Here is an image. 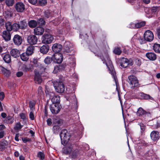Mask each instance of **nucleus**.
<instances>
[{
    "instance_id": "473e14b6",
    "label": "nucleus",
    "mask_w": 160,
    "mask_h": 160,
    "mask_svg": "<svg viewBox=\"0 0 160 160\" xmlns=\"http://www.w3.org/2000/svg\"><path fill=\"white\" fill-rule=\"evenodd\" d=\"M20 56L21 60L23 61H26L29 59V56L26 52H23L21 54H20Z\"/></svg>"
},
{
    "instance_id": "f8f14e48",
    "label": "nucleus",
    "mask_w": 160,
    "mask_h": 160,
    "mask_svg": "<svg viewBox=\"0 0 160 160\" xmlns=\"http://www.w3.org/2000/svg\"><path fill=\"white\" fill-rule=\"evenodd\" d=\"M15 8L18 12H23L25 9V5L22 2H18L15 4Z\"/></svg>"
},
{
    "instance_id": "e433bc0d",
    "label": "nucleus",
    "mask_w": 160,
    "mask_h": 160,
    "mask_svg": "<svg viewBox=\"0 0 160 160\" xmlns=\"http://www.w3.org/2000/svg\"><path fill=\"white\" fill-rule=\"evenodd\" d=\"M5 26L7 31L10 32L12 30V25L10 22H7L6 23Z\"/></svg>"
},
{
    "instance_id": "aec40b11",
    "label": "nucleus",
    "mask_w": 160,
    "mask_h": 160,
    "mask_svg": "<svg viewBox=\"0 0 160 160\" xmlns=\"http://www.w3.org/2000/svg\"><path fill=\"white\" fill-rule=\"evenodd\" d=\"M10 53L11 56L12 57L17 58L19 57L20 52L18 50L14 48L11 50Z\"/></svg>"
},
{
    "instance_id": "c9c22d12",
    "label": "nucleus",
    "mask_w": 160,
    "mask_h": 160,
    "mask_svg": "<svg viewBox=\"0 0 160 160\" xmlns=\"http://www.w3.org/2000/svg\"><path fill=\"white\" fill-rule=\"evenodd\" d=\"M160 10L159 7H153L150 9L149 11L151 13H153L158 12Z\"/></svg>"
},
{
    "instance_id": "2eb2a0df",
    "label": "nucleus",
    "mask_w": 160,
    "mask_h": 160,
    "mask_svg": "<svg viewBox=\"0 0 160 160\" xmlns=\"http://www.w3.org/2000/svg\"><path fill=\"white\" fill-rule=\"evenodd\" d=\"M44 28L40 26L34 29V34L36 35H41L44 32Z\"/></svg>"
},
{
    "instance_id": "8fccbe9b",
    "label": "nucleus",
    "mask_w": 160,
    "mask_h": 160,
    "mask_svg": "<svg viewBox=\"0 0 160 160\" xmlns=\"http://www.w3.org/2000/svg\"><path fill=\"white\" fill-rule=\"evenodd\" d=\"M38 2L41 6H43L46 4L47 1L46 0H38Z\"/></svg>"
},
{
    "instance_id": "774afa93",
    "label": "nucleus",
    "mask_w": 160,
    "mask_h": 160,
    "mask_svg": "<svg viewBox=\"0 0 160 160\" xmlns=\"http://www.w3.org/2000/svg\"><path fill=\"white\" fill-rule=\"evenodd\" d=\"M28 1L32 4H35L37 3V0H28Z\"/></svg>"
},
{
    "instance_id": "3c124183",
    "label": "nucleus",
    "mask_w": 160,
    "mask_h": 160,
    "mask_svg": "<svg viewBox=\"0 0 160 160\" xmlns=\"http://www.w3.org/2000/svg\"><path fill=\"white\" fill-rule=\"evenodd\" d=\"M35 105V103L34 102L30 101L29 102V107L31 111H32L34 109V107Z\"/></svg>"
},
{
    "instance_id": "603ef678",
    "label": "nucleus",
    "mask_w": 160,
    "mask_h": 160,
    "mask_svg": "<svg viewBox=\"0 0 160 160\" xmlns=\"http://www.w3.org/2000/svg\"><path fill=\"white\" fill-rule=\"evenodd\" d=\"M70 62V64H71L70 66L72 67H74L75 66L76 64L75 60L73 59L70 58L69 59Z\"/></svg>"
},
{
    "instance_id": "f3484780",
    "label": "nucleus",
    "mask_w": 160,
    "mask_h": 160,
    "mask_svg": "<svg viewBox=\"0 0 160 160\" xmlns=\"http://www.w3.org/2000/svg\"><path fill=\"white\" fill-rule=\"evenodd\" d=\"M52 51L56 53H59L62 49V46L59 43H55L52 46Z\"/></svg>"
},
{
    "instance_id": "680f3d73",
    "label": "nucleus",
    "mask_w": 160,
    "mask_h": 160,
    "mask_svg": "<svg viewBox=\"0 0 160 160\" xmlns=\"http://www.w3.org/2000/svg\"><path fill=\"white\" fill-rule=\"evenodd\" d=\"M32 62L33 63L34 66L36 67H37V65H40V62H38L36 59L34 60Z\"/></svg>"
},
{
    "instance_id": "0e129e2a",
    "label": "nucleus",
    "mask_w": 160,
    "mask_h": 160,
    "mask_svg": "<svg viewBox=\"0 0 160 160\" xmlns=\"http://www.w3.org/2000/svg\"><path fill=\"white\" fill-rule=\"evenodd\" d=\"M153 127H154V129L158 128L160 127V123L157 122L156 124L154 125Z\"/></svg>"
},
{
    "instance_id": "6e6552de",
    "label": "nucleus",
    "mask_w": 160,
    "mask_h": 160,
    "mask_svg": "<svg viewBox=\"0 0 160 160\" xmlns=\"http://www.w3.org/2000/svg\"><path fill=\"white\" fill-rule=\"evenodd\" d=\"M143 37L144 39L148 42L152 41L154 38L153 32L149 30L145 31Z\"/></svg>"
},
{
    "instance_id": "cd10ccee",
    "label": "nucleus",
    "mask_w": 160,
    "mask_h": 160,
    "mask_svg": "<svg viewBox=\"0 0 160 160\" xmlns=\"http://www.w3.org/2000/svg\"><path fill=\"white\" fill-rule=\"evenodd\" d=\"M0 70L1 71L2 73L6 77H8L10 75L9 71L2 66H0Z\"/></svg>"
},
{
    "instance_id": "a18cd8bd",
    "label": "nucleus",
    "mask_w": 160,
    "mask_h": 160,
    "mask_svg": "<svg viewBox=\"0 0 160 160\" xmlns=\"http://www.w3.org/2000/svg\"><path fill=\"white\" fill-rule=\"evenodd\" d=\"M122 51L119 48H115L113 50V52L116 54L119 55L121 53Z\"/></svg>"
},
{
    "instance_id": "bb28decb",
    "label": "nucleus",
    "mask_w": 160,
    "mask_h": 160,
    "mask_svg": "<svg viewBox=\"0 0 160 160\" xmlns=\"http://www.w3.org/2000/svg\"><path fill=\"white\" fill-rule=\"evenodd\" d=\"M8 142L7 141H3L0 142V151H2L6 148Z\"/></svg>"
},
{
    "instance_id": "423d86ee",
    "label": "nucleus",
    "mask_w": 160,
    "mask_h": 160,
    "mask_svg": "<svg viewBox=\"0 0 160 160\" xmlns=\"http://www.w3.org/2000/svg\"><path fill=\"white\" fill-rule=\"evenodd\" d=\"M54 85L56 91L57 92L62 93L64 91L65 86L62 82H56L54 84Z\"/></svg>"
},
{
    "instance_id": "5701e85b",
    "label": "nucleus",
    "mask_w": 160,
    "mask_h": 160,
    "mask_svg": "<svg viewBox=\"0 0 160 160\" xmlns=\"http://www.w3.org/2000/svg\"><path fill=\"white\" fill-rule=\"evenodd\" d=\"M148 114H151V113L149 112H146L141 108H139L137 112V115L139 116H142Z\"/></svg>"
},
{
    "instance_id": "a878e982",
    "label": "nucleus",
    "mask_w": 160,
    "mask_h": 160,
    "mask_svg": "<svg viewBox=\"0 0 160 160\" xmlns=\"http://www.w3.org/2000/svg\"><path fill=\"white\" fill-rule=\"evenodd\" d=\"M18 24L19 28L21 29H25L27 26V22L24 20L18 22Z\"/></svg>"
},
{
    "instance_id": "f257e3e1",
    "label": "nucleus",
    "mask_w": 160,
    "mask_h": 160,
    "mask_svg": "<svg viewBox=\"0 0 160 160\" xmlns=\"http://www.w3.org/2000/svg\"><path fill=\"white\" fill-rule=\"evenodd\" d=\"M98 56L102 60L103 63L106 64L108 68L110 70V72L112 75L116 84V90L117 91L118 96L119 97L120 90L118 88L117 83V77L115 71L113 70V67L112 64V62L110 59L107 53H105L103 55L100 56L98 55Z\"/></svg>"
},
{
    "instance_id": "4c0bfd02",
    "label": "nucleus",
    "mask_w": 160,
    "mask_h": 160,
    "mask_svg": "<svg viewBox=\"0 0 160 160\" xmlns=\"http://www.w3.org/2000/svg\"><path fill=\"white\" fill-rule=\"evenodd\" d=\"M45 16L47 18L52 17V13L50 10L46 11L45 12Z\"/></svg>"
},
{
    "instance_id": "7ed1b4c3",
    "label": "nucleus",
    "mask_w": 160,
    "mask_h": 160,
    "mask_svg": "<svg viewBox=\"0 0 160 160\" xmlns=\"http://www.w3.org/2000/svg\"><path fill=\"white\" fill-rule=\"evenodd\" d=\"M130 87L131 88H134L138 85V81L137 78L133 75H130L128 77V80Z\"/></svg>"
},
{
    "instance_id": "1a4fd4ad",
    "label": "nucleus",
    "mask_w": 160,
    "mask_h": 160,
    "mask_svg": "<svg viewBox=\"0 0 160 160\" xmlns=\"http://www.w3.org/2000/svg\"><path fill=\"white\" fill-rule=\"evenodd\" d=\"M63 55L60 53H56L52 56V61L55 63H61L63 60Z\"/></svg>"
},
{
    "instance_id": "13d9d810",
    "label": "nucleus",
    "mask_w": 160,
    "mask_h": 160,
    "mask_svg": "<svg viewBox=\"0 0 160 160\" xmlns=\"http://www.w3.org/2000/svg\"><path fill=\"white\" fill-rule=\"evenodd\" d=\"M139 125L141 129L142 130V132L146 128V126L142 123H140Z\"/></svg>"
},
{
    "instance_id": "a19ab883",
    "label": "nucleus",
    "mask_w": 160,
    "mask_h": 160,
    "mask_svg": "<svg viewBox=\"0 0 160 160\" xmlns=\"http://www.w3.org/2000/svg\"><path fill=\"white\" fill-rule=\"evenodd\" d=\"M52 61V57L51 58L49 57H47L45 58L44 61L46 64H48L50 63Z\"/></svg>"
},
{
    "instance_id": "79ce46f5",
    "label": "nucleus",
    "mask_w": 160,
    "mask_h": 160,
    "mask_svg": "<svg viewBox=\"0 0 160 160\" xmlns=\"http://www.w3.org/2000/svg\"><path fill=\"white\" fill-rule=\"evenodd\" d=\"M37 22H38V24L39 26L44 25L46 23L45 21L43 18H40L38 19Z\"/></svg>"
},
{
    "instance_id": "4468645a",
    "label": "nucleus",
    "mask_w": 160,
    "mask_h": 160,
    "mask_svg": "<svg viewBox=\"0 0 160 160\" xmlns=\"http://www.w3.org/2000/svg\"><path fill=\"white\" fill-rule=\"evenodd\" d=\"M13 40L14 43L17 45H20L22 41V37L18 34L14 35Z\"/></svg>"
},
{
    "instance_id": "2f4dec72",
    "label": "nucleus",
    "mask_w": 160,
    "mask_h": 160,
    "mask_svg": "<svg viewBox=\"0 0 160 160\" xmlns=\"http://www.w3.org/2000/svg\"><path fill=\"white\" fill-rule=\"evenodd\" d=\"M140 96L142 98L144 99H150L151 100L153 99V98L149 95L145 94L143 92L140 93Z\"/></svg>"
},
{
    "instance_id": "5fc2aeb1",
    "label": "nucleus",
    "mask_w": 160,
    "mask_h": 160,
    "mask_svg": "<svg viewBox=\"0 0 160 160\" xmlns=\"http://www.w3.org/2000/svg\"><path fill=\"white\" fill-rule=\"evenodd\" d=\"M65 50L67 52H70L72 50V48L71 47H68L67 45H66V44H65Z\"/></svg>"
},
{
    "instance_id": "69168bd1",
    "label": "nucleus",
    "mask_w": 160,
    "mask_h": 160,
    "mask_svg": "<svg viewBox=\"0 0 160 160\" xmlns=\"http://www.w3.org/2000/svg\"><path fill=\"white\" fill-rule=\"evenodd\" d=\"M19 116L23 120L25 119L26 118L25 114L23 113H20Z\"/></svg>"
},
{
    "instance_id": "393cba45",
    "label": "nucleus",
    "mask_w": 160,
    "mask_h": 160,
    "mask_svg": "<svg viewBox=\"0 0 160 160\" xmlns=\"http://www.w3.org/2000/svg\"><path fill=\"white\" fill-rule=\"evenodd\" d=\"M49 47L48 45H44L42 46L40 48V51L41 53L46 54L47 53L49 50Z\"/></svg>"
},
{
    "instance_id": "37998d69",
    "label": "nucleus",
    "mask_w": 160,
    "mask_h": 160,
    "mask_svg": "<svg viewBox=\"0 0 160 160\" xmlns=\"http://www.w3.org/2000/svg\"><path fill=\"white\" fill-rule=\"evenodd\" d=\"M145 22L143 21L137 22L136 23V28H141V27L145 25Z\"/></svg>"
},
{
    "instance_id": "9d476101",
    "label": "nucleus",
    "mask_w": 160,
    "mask_h": 160,
    "mask_svg": "<svg viewBox=\"0 0 160 160\" xmlns=\"http://www.w3.org/2000/svg\"><path fill=\"white\" fill-rule=\"evenodd\" d=\"M133 64V62L132 60H130L125 58H122L121 59L120 65L123 68H126L128 65L132 66Z\"/></svg>"
},
{
    "instance_id": "ea45409f",
    "label": "nucleus",
    "mask_w": 160,
    "mask_h": 160,
    "mask_svg": "<svg viewBox=\"0 0 160 160\" xmlns=\"http://www.w3.org/2000/svg\"><path fill=\"white\" fill-rule=\"evenodd\" d=\"M60 127L58 126L55 125L53 126L52 130L53 133L55 134H58L59 131Z\"/></svg>"
},
{
    "instance_id": "4d7b16f0",
    "label": "nucleus",
    "mask_w": 160,
    "mask_h": 160,
    "mask_svg": "<svg viewBox=\"0 0 160 160\" xmlns=\"http://www.w3.org/2000/svg\"><path fill=\"white\" fill-rule=\"evenodd\" d=\"M11 122H10V123H12L14 122V119L12 117L10 116H8L6 118H5L4 120H6L8 121V120H11Z\"/></svg>"
},
{
    "instance_id": "e2e57ef3",
    "label": "nucleus",
    "mask_w": 160,
    "mask_h": 160,
    "mask_svg": "<svg viewBox=\"0 0 160 160\" xmlns=\"http://www.w3.org/2000/svg\"><path fill=\"white\" fill-rule=\"evenodd\" d=\"M4 20L0 17V27H2L4 24Z\"/></svg>"
},
{
    "instance_id": "09e8293b",
    "label": "nucleus",
    "mask_w": 160,
    "mask_h": 160,
    "mask_svg": "<svg viewBox=\"0 0 160 160\" xmlns=\"http://www.w3.org/2000/svg\"><path fill=\"white\" fill-rule=\"evenodd\" d=\"M40 64L39 65H37V67L38 68H40V69H42L43 71H45L46 68L45 66H44L43 64H42L40 62Z\"/></svg>"
},
{
    "instance_id": "39448f33",
    "label": "nucleus",
    "mask_w": 160,
    "mask_h": 160,
    "mask_svg": "<svg viewBox=\"0 0 160 160\" xmlns=\"http://www.w3.org/2000/svg\"><path fill=\"white\" fill-rule=\"evenodd\" d=\"M50 109L52 114H57L60 112L62 107L59 104L52 103L49 107Z\"/></svg>"
},
{
    "instance_id": "412c9836",
    "label": "nucleus",
    "mask_w": 160,
    "mask_h": 160,
    "mask_svg": "<svg viewBox=\"0 0 160 160\" xmlns=\"http://www.w3.org/2000/svg\"><path fill=\"white\" fill-rule=\"evenodd\" d=\"M2 36L5 41H8L11 39V35L10 32L4 30L2 32Z\"/></svg>"
},
{
    "instance_id": "864d4df0",
    "label": "nucleus",
    "mask_w": 160,
    "mask_h": 160,
    "mask_svg": "<svg viewBox=\"0 0 160 160\" xmlns=\"http://www.w3.org/2000/svg\"><path fill=\"white\" fill-rule=\"evenodd\" d=\"M138 40L139 43L141 44H143L144 43H145L147 41L144 39H143L142 37H140L138 38Z\"/></svg>"
},
{
    "instance_id": "de8ad7c7",
    "label": "nucleus",
    "mask_w": 160,
    "mask_h": 160,
    "mask_svg": "<svg viewBox=\"0 0 160 160\" xmlns=\"http://www.w3.org/2000/svg\"><path fill=\"white\" fill-rule=\"evenodd\" d=\"M4 14L5 15L7 16V18L11 17L12 15V13L11 12L9 11H5Z\"/></svg>"
},
{
    "instance_id": "72a5a7b5",
    "label": "nucleus",
    "mask_w": 160,
    "mask_h": 160,
    "mask_svg": "<svg viewBox=\"0 0 160 160\" xmlns=\"http://www.w3.org/2000/svg\"><path fill=\"white\" fill-rule=\"evenodd\" d=\"M153 48L156 52L160 53V44L155 43L153 46Z\"/></svg>"
},
{
    "instance_id": "c03bdc74",
    "label": "nucleus",
    "mask_w": 160,
    "mask_h": 160,
    "mask_svg": "<svg viewBox=\"0 0 160 160\" xmlns=\"http://www.w3.org/2000/svg\"><path fill=\"white\" fill-rule=\"evenodd\" d=\"M5 2L8 6H12L14 3V0H6Z\"/></svg>"
},
{
    "instance_id": "052dcab7",
    "label": "nucleus",
    "mask_w": 160,
    "mask_h": 160,
    "mask_svg": "<svg viewBox=\"0 0 160 160\" xmlns=\"http://www.w3.org/2000/svg\"><path fill=\"white\" fill-rule=\"evenodd\" d=\"M29 116L31 120H33L34 119V115L33 113L32 112V111L31 112H30Z\"/></svg>"
},
{
    "instance_id": "a211bd4d",
    "label": "nucleus",
    "mask_w": 160,
    "mask_h": 160,
    "mask_svg": "<svg viewBox=\"0 0 160 160\" xmlns=\"http://www.w3.org/2000/svg\"><path fill=\"white\" fill-rule=\"evenodd\" d=\"M150 137L152 140H158L160 138V135L158 131H153L151 133Z\"/></svg>"
},
{
    "instance_id": "338daca9",
    "label": "nucleus",
    "mask_w": 160,
    "mask_h": 160,
    "mask_svg": "<svg viewBox=\"0 0 160 160\" xmlns=\"http://www.w3.org/2000/svg\"><path fill=\"white\" fill-rule=\"evenodd\" d=\"M51 119L50 118H48L47 120V124L49 126H50L52 124Z\"/></svg>"
},
{
    "instance_id": "49530a36",
    "label": "nucleus",
    "mask_w": 160,
    "mask_h": 160,
    "mask_svg": "<svg viewBox=\"0 0 160 160\" xmlns=\"http://www.w3.org/2000/svg\"><path fill=\"white\" fill-rule=\"evenodd\" d=\"M37 156L40 159L43 160L44 158L45 155L43 152H40L38 153Z\"/></svg>"
},
{
    "instance_id": "c85d7f7f",
    "label": "nucleus",
    "mask_w": 160,
    "mask_h": 160,
    "mask_svg": "<svg viewBox=\"0 0 160 160\" xmlns=\"http://www.w3.org/2000/svg\"><path fill=\"white\" fill-rule=\"evenodd\" d=\"M29 26L31 28H35L38 25V22L34 20H31L28 22Z\"/></svg>"
},
{
    "instance_id": "9b49d317",
    "label": "nucleus",
    "mask_w": 160,
    "mask_h": 160,
    "mask_svg": "<svg viewBox=\"0 0 160 160\" xmlns=\"http://www.w3.org/2000/svg\"><path fill=\"white\" fill-rule=\"evenodd\" d=\"M37 37L35 35H31L28 36L27 38V41L30 45H34L38 42Z\"/></svg>"
},
{
    "instance_id": "4be33fe9",
    "label": "nucleus",
    "mask_w": 160,
    "mask_h": 160,
    "mask_svg": "<svg viewBox=\"0 0 160 160\" xmlns=\"http://www.w3.org/2000/svg\"><path fill=\"white\" fill-rule=\"evenodd\" d=\"M66 66L64 65L56 66L54 67V69L53 71L54 73L56 74L63 70L65 68Z\"/></svg>"
},
{
    "instance_id": "bf43d9fd",
    "label": "nucleus",
    "mask_w": 160,
    "mask_h": 160,
    "mask_svg": "<svg viewBox=\"0 0 160 160\" xmlns=\"http://www.w3.org/2000/svg\"><path fill=\"white\" fill-rule=\"evenodd\" d=\"M38 92L40 95H42L43 93L42 88L41 87H39L38 88Z\"/></svg>"
},
{
    "instance_id": "b1692460",
    "label": "nucleus",
    "mask_w": 160,
    "mask_h": 160,
    "mask_svg": "<svg viewBox=\"0 0 160 160\" xmlns=\"http://www.w3.org/2000/svg\"><path fill=\"white\" fill-rule=\"evenodd\" d=\"M78 152V149H75L73 148V147H72V150L71 151V152H70V153L69 154L70 155V157L72 158L75 159L77 158Z\"/></svg>"
},
{
    "instance_id": "dca6fc26",
    "label": "nucleus",
    "mask_w": 160,
    "mask_h": 160,
    "mask_svg": "<svg viewBox=\"0 0 160 160\" xmlns=\"http://www.w3.org/2000/svg\"><path fill=\"white\" fill-rule=\"evenodd\" d=\"M145 56L149 60L154 61L157 58V55L153 52H148L146 53Z\"/></svg>"
},
{
    "instance_id": "6ab92c4d",
    "label": "nucleus",
    "mask_w": 160,
    "mask_h": 160,
    "mask_svg": "<svg viewBox=\"0 0 160 160\" xmlns=\"http://www.w3.org/2000/svg\"><path fill=\"white\" fill-rule=\"evenodd\" d=\"M34 73L35 76L34 79L36 83H41L42 80L40 74L36 70H34Z\"/></svg>"
},
{
    "instance_id": "ddd939ff",
    "label": "nucleus",
    "mask_w": 160,
    "mask_h": 160,
    "mask_svg": "<svg viewBox=\"0 0 160 160\" xmlns=\"http://www.w3.org/2000/svg\"><path fill=\"white\" fill-rule=\"evenodd\" d=\"M61 140H69L70 137L69 133L66 129L62 130L60 134Z\"/></svg>"
},
{
    "instance_id": "58836bf2",
    "label": "nucleus",
    "mask_w": 160,
    "mask_h": 160,
    "mask_svg": "<svg viewBox=\"0 0 160 160\" xmlns=\"http://www.w3.org/2000/svg\"><path fill=\"white\" fill-rule=\"evenodd\" d=\"M12 30L14 31H17L19 29L18 23H14L12 25Z\"/></svg>"
},
{
    "instance_id": "20e7f679",
    "label": "nucleus",
    "mask_w": 160,
    "mask_h": 160,
    "mask_svg": "<svg viewBox=\"0 0 160 160\" xmlns=\"http://www.w3.org/2000/svg\"><path fill=\"white\" fill-rule=\"evenodd\" d=\"M54 38L51 35L45 34L42 36L41 40L42 42L45 44H50L53 40Z\"/></svg>"
},
{
    "instance_id": "7c9ffc66",
    "label": "nucleus",
    "mask_w": 160,
    "mask_h": 160,
    "mask_svg": "<svg viewBox=\"0 0 160 160\" xmlns=\"http://www.w3.org/2000/svg\"><path fill=\"white\" fill-rule=\"evenodd\" d=\"M3 59L6 63H10L11 61V56L8 54H6L4 55Z\"/></svg>"
},
{
    "instance_id": "6e6d98bb",
    "label": "nucleus",
    "mask_w": 160,
    "mask_h": 160,
    "mask_svg": "<svg viewBox=\"0 0 160 160\" xmlns=\"http://www.w3.org/2000/svg\"><path fill=\"white\" fill-rule=\"evenodd\" d=\"M135 63L138 66H140L141 64V60L138 58H136L135 60Z\"/></svg>"
},
{
    "instance_id": "f704fd0d",
    "label": "nucleus",
    "mask_w": 160,
    "mask_h": 160,
    "mask_svg": "<svg viewBox=\"0 0 160 160\" xmlns=\"http://www.w3.org/2000/svg\"><path fill=\"white\" fill-rule=\"evenodd\" d=\"M23 126V125H21L20 122H17L15 123L14 129L16 132H19L21 130Z\"/></svg>"
},
{
    "instance_id": "f03ea898",
    "label": "nucleus",
    "mask_w": 160,
    "mask_h": 160,
    "mask_svg": "<svg viewBox=\"0 0 160 160\" xmlns=\"http://www.w3.org/2000/svg\"><path fill=\"white\" fill-rule=\"evenodd\" d=\"M62 144L65 146L62 150V152L65 155L69 154L71 151L72 150L73 145L71 142V141H61Z\"/></svg>"
},
{
    "instance_id": "0eeeda50",
    "label": "nucleus",
    "mask_w": 160,
    "mask_h": 160,
    "mask_svg": "<svg viewBox=\"0 0 160 160\" xmlns=\"http://www.w3.org/2000/svg\"><path fill=\"white\" fill-rule=\"evenodd\" d=\"M48 95L49 96L50 98H51L52 103L59 104L60 98L59 96L55 95L54 93L51 92H48Z\"/></svg>"
},
{
    "instance_id": "c756f323",
    "label": "nucleus",
    "mask_w": 160,
    "mask_h": 160,
    "mask_svg": "<svg viewBox=\"0 0 160 160\" xmlns=\"http://www.w3.org/2000/svg\"><path fill=\"white\" fill-rule=\"evenodd\" d=\"M34 47L32 46H29L27 48L26 52L29 56L32 55L33 53Z\"/></svg>"
}]
</instances>
